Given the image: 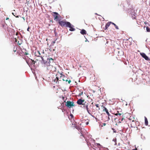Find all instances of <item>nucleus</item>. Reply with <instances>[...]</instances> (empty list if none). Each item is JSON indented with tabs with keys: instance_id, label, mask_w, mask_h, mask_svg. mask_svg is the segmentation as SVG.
<instances>
[{
	"instance_id": "8fccbe9b",
	"label": "nucleus",
	"mask_w": 150,
	"mask_h": 150,
	"mask_svg": "<svg viewBox=\"0 0 150 150\" xmlns=\"http://www.w3.org/2000/svg\"><path fill=\"white\" fill-rule=\"evenodd\" d=\"M133 17L134 18H135V17H134L133 16Z\"/></svg>"
},
{
	"instance_id": "7ed1b4c3",
	"label": "nucleus",
	"mask_w": 150,
	"mask_h": 150,
	"mask_svg": "<svg viewBox=\"0 0 150 150\" xmlns=\"http://www.w3.org/2000/svg\"><path fill=\"white\" fill-rule=\"evenodd\" d=\"M88 103L86 101V102H84V104L83 105V106H81V107L84 109H86L88 112L89 114H91L90 112L91 111L89 109V108L88 107Z\"/></svg>"
},
{
	"instance_id": "f8f14e48",
	"label": "nucleus",
	"mask_w": 150,
	"mask_h": 150,
	"mask_svg": "<svg viewBox=\"0 0 150 150\" xmlns=\"http://www.w3.org/2000/svg\"><path fill=\"white\" fill-rule=\"evenodd\" d=\"M74 26L73 25H72L70 23V25L69 28H70V29H69V30L71 31H73L75 30V29L74 28Z\"/></svg>"
},
{
	"instance_id": "cd10ccee",
	"label": "nucleus",
	"mask_w": 150,
	"mask_h": 150,
	"mask_svg": "<svg viewBox=\"0 0 150 150\" xmlns=\"http://www.w3.org/2000/svg\"><path fill=\"white\" fill-rule=\"evenodd\" d=\"M16 48H15V47L14 48H13V51L14 52H16Z\"/></svg>"
},
{
	"instance_id": "a211bd4d",
	"label": "nucleus",
	"mask_w": 150,
	"mask_h": 150,
	"mask_svg": "<svg viewBox=\"0 0 150 150\" xmlns=\"http://www.w3.org/2000/svg\"><path fill=\"white\" fill-rule=\"evenodd\" d=\"M35 55L37 56L38 57H40V54L39 51H38L37 52L35 53Z\"/></svg>"
},
{
	"instance_id": "423d86ee",
	"label": "nucleus",
	"mask_w": 150,
	"mask_h": 150,
	"mask_svg": "<svg viewBox=\"0 0 150 150\" xmlns=\"http://www.w3.org/2000/svg\"><path fill=\"white\" fill-rule=\"evenodd\" d=\"M66 105L67 107L70 108L72 106H75L74 103L73 102L67 101L66 103Z\"/></svg>"
},
{
	"instance_id": "5701e85b",
	"label": "nucleus",
	"mask_w": 150,
	"mask_h": 150,
	"mask_svg": "<svg viewBox=\"0 0 150 150\" xmlns=\"http://www.w3.org/2000/svg\"><path fill=\"white\" fill-rule=\"evenodd\" d=\"M97 146L100 149V146H101V145H100V144H98V143H97Z\"/></svg>"
},
{
	"instance_id": "9b49d317",
	"label": "nucleus",
	"mask_w": 150,
	"mask_h": 150,
	"mask_svg": "<svg viewBox=\"0 0 150 150\" xmlns=\"http://www.w3.org/2000/svg\"><path fill=\"white\" fill-rule=\"evenodd\" d=\"M45 66L46 67L47 69L48 70H51V69L53 68V66L52 64L45 65Z\"/></svg>"
},
{
	"instance_id": "6e6552de",
	"label": "nucleus",
	"mask_w": 150,
	"mask_h": 150,
	"mask_svg": "<svg viewBox=\"0 0 150 150\" xmlns=\"http://www.w3.org/2000/svg\"><path fill=\"white\" fill-rule=\"evenodd\" d=\"M84 102H86L84 100H82L81 99H79L77 101V103L79 105H83Z\"/></svg>"
},
{
	"instance_id": "4468645a",
	"label": "nucleus",
	"mask_w": 150,
	"mask_h": 150,
	"mask_svg": "<svg viewBox=\"0 0 150 150\" xmlns=\"http://www.w3.org/2000/svg\"><path fill=\"white\" fill-rule=\"evenodd\" d=\"M111 22H108L105 25V30H106L107 29L108 27L110 25V24L111 23Z\"/></svg>"
},
{
	"instance_id": "c9c22d12",
	"label": "nucleus",
	"mask_w": 150,
	"mask_h": 150,
	"mask_svg": "<svg viewBox=\"0 0 150 150\" xmlns=\"http://www.w3.org/2000/svg\"><path fill=\"white\" fill-rule=\"evenodd\" d=\"M2 26L3 27H4L5 26V24H2Z\"/></svg>"
},
{
	"instance_id": "a18cd8bd",
	"label": "nucleus",
	"mask_w": 150,
	"mask_h": 150,
	"mask_svg": "<svg viewBox=\"0 0 150 150\" xmlns=\"http://www.w3.org/2000/svg\"><path fill=\"white\" fill-rule=\"evenodd\" d=\"M18 45H21V44L20 43H19L18 44Z\"/></svg>"
},
{
	"instance_id": "393cba45",
	"label": "nucleus",
	"mask_w": 150,
	"mask_h": 150,
	"mask_svg": "<svg viewBox=\"0 0 150 150\" xmlns=\"http://www.w3.org/2000/svg\"><path fill=\"white\" fill-rule=\"evenodd\" d=\"M12 13L16 17H17V18H18V16H16V15L14 14V12H12Z\"/></svg>"
},
{
	"instance_id": "2eb2a0df",
	"label": "nucleus",
	"mask_w": 150,
	"mask_h": 150,
	"mask_svg": "<svg viewBox=\"0 0 150 150\" xmlns=\"http://www.w3.org/2000/svg\"><path fill=\"white\" fill-rule=\"evenodd\" d=\"M22 52L24 54L27 55L28 54V52L25 49H23L22 50Z\"/></svg>"
},
{
	"instance_id": "b1692460",
	"label": "nucleus",
	"mask_w": 150,
	"mask_h": 150,
	"mask_svg": "<svg viewBox=\"0 0 150 150\" xmlns=\"http://www.w3.org/2000/svg\"><path fill=\"white\" fill-rule=\"evenodd\" d=\"M95 105L96 107L98 108L99 110H100V108L99 107V105L98 104H96Z\"/></svg>"
},
{
	"instance_id": "c85d7f7f",
	"label": "nucleus",
	"mask_w": 150,
	"mask_h": 150,
	"mask_svg": "<svg viewBox=\"0 0 150 150\" xmlns=\"http://www.w3.org/2000/svg\"><path fill=\"white\" fill-rule=\"evenodd\" d=\"M55 43V41H53L52 42V45H54V44Z\"/></svg>"
},
{
	"instance_id": "37998d69",
	"label": "nucleus",
	"mask_w": 150,
	"mask_h": 150,
	"mask_svg": "<svg viewBox=\"0 0 150 150\" xmlns=\"http://www.w3.org/2000/svg\"><path fill=\"white\" fill-rule=\"evenodd\" d=\"M88 41V40H87V39H86V40L85 41H86H86Z\"/></svg>"
},
{
	"instance_id": "c756f323",
	"label": "nucleus",
	"mask_w": 150,
	"mask_h": 150,
	"mask_svg": "<svg viewBox=\"0 0 150 150\" xmlns=\"http://www.w3.org/2000/svg\"><path fill=\"white\" fill-rule=\"evenodd\" d=\"M88 124H89V122H87L86 123V125H88Z\"/></svg>"
},
{
	"instance_id": "0eeeda50",
	"label": "nucleus",
	"mask_w": 150,
	"mask_h": 150,
	"mask_svg": "<svg viewBox=\"0 0 150 150\" xmlns=\"http://www.w3.org/2000/svg\"><path fill=\"white\" fill-rule=\"evenodd\" d=\"M53 16L54 18V20L56 21H57L58 20L59 16H60L56 12H53Z\"/></svg>"
},
{
	"instance_id": "7c9ffc66",
	"label": "nucleus",
	"mask_w": 150,
	"mask_h": 150,
	"mask_svg": "<svg viewBox=\"0 0 150 150\" xmlns=\"http://www.w3.org/2000/svg\"><path fill=\"white\" fill-rule=\"evenodd\" d=\"M68 81V83L69 84L71 82V81L70 80H69Z\"/></svg>"
},
{
	"instance_id": "a19ab883",
	"label": "nucleus",
	"mask_w": 150,
	"mask_h": 150,
	"mask_svg": "<svg viewBox=\"0 0 150 150\" xmlns=\"http://www.w3.org/2000/svg\"><path fill=\"white\" fill-rule=\"evenodd\" d=\"M9 19V18H6V20H8Z\"/></svg>"
},
{
	"instance_id": "4be33fe9",
	"label": "nucleus",
	"mask_w": 150,
	"mask_h": 150,
	"mask_svg": "<svg viewBox=\"0 0 150 150\" xmlns=\"http://www.w3.org/2000/svg\"><path fill=\"white\" fill-rule=\"evenodd\" d=\"M117 113H116L115 115H116V116H117L118 115L119 116H120L121 115V113H119V111H117Z\"/></svg>"
},
{
	"instance_id": "de8ad7c7",
	"label": "nucleus",
	"mask_w": 150,
	"mask_h": 150,
	"mask_svg": "<svg viewBox=\"0 0 150 150\" xmlns=\"http://www.w3.org/2000/svg\"><path fill=\"white\" fill-rule=\"evenodd\" d=\"M95 14L97 15V13H95Z\"/></svg>"
},
{
	"instance_id": "aec40b11",
	"label": "nucleus",
	"mask_w": 150,
	"mask_h": 150,
	"mask_svg": "<svg viewBox=\"0 0 150 150\" xmlns=\"http://www.w3.org/2000/svg\"><path fill=\"white\" fill-rule=\"evenodd\" d=\"M146 28V31L147 32H150V28L148 26H147Z\"/></svg>"
},
{
	"instance_id": "39448f33",
	"label": "nucleus",
	"mask_w": 150,
	"mask_h": 150,
	"mask_svg": "<svg viewBox=\"0 0 150 150\" xmlns=\"http://www.w3.org/2000/svg\"><path fill=\"white\" fill-rule=\"evenodd\" d=\"M26 62L30 67L32 65H34L35 62L34 61V60L30 59H29L27 60H26Z\"/></svg>"
},
{
	"instance_id": "bb28decb",
	"label": "nucleus",
	"mask_w": 150,
	"mask_h": 150,
	"mask_svg": "<svg viewBox=\"0 0 150 150\" xmlns=\"http://www.w3.org/2000/svg\"><path fill=\"white\" fill-rule=\"evenodd\" d=\"M70 116H71V118H74V116H73V115L72 114H70Z\"/></svg>"
},
{
	"instance_id": "ea45409f",
	"label": "nucleus",
	"mask_w": 150,
	"mask_h": 150,
	"mask_svg": "<svg viewBox=\"0 0 150 150\" xmlns=\"http://www.w3.org/2000/svg\"><path fill=\"white\" fill-rule=\"evenodd\" d=\"M103 125L104 126H105L106 125V124L105 123H103Z\"/></svg>"
},
{
	"instance_id": "e433bc0d",
	"label": "nucleus",
	"mask_w": 150,
	"mask_h": 150,
	"mask_svg": "<svg viewBox=\"0 0 150 150\" xmlns=\"http://www.w3.org/2000/svg\"><path fill=\"white\" fill-rule=\"evenodd\" d=\"M123 120H124V118H122L121 120V121H123Z\"/></svg>"
},
{
	"instance_id": "1a4fd4ad",
	"label": "nucleus",
	"mask_w": 150,
	"mask_h": 150,
	"mask_svg": "<svg viewBox=\"0 0 150 150\" xmlns=\"http://www.w3.org/2000/svg\"><path fill=\"white\" fill-rule=\"evenodd\" d=\"M140 54L141 56L144 58L147 61H150V59L144 53H141Z\"/></svg>"
},
{
	"instance_id": "9d476101",
	"label": "nucleus",
	"mask_w": 150,
	"mask_h": 150,
	"mask_svg": "<svg viewBox=\"0 0 150 150\" xmlns=\"http://www.w3.org/2000/svg\"><path fill=\"white\" fill-rule=\"evenodd\" d=\"M59 74L61 75L60 76V78L62 79L63 81H68V78H67L64 75L61 74L60 73Z\"/></svg>"
},
{
	"instance_id": "f3484780",
	"label": "nucleus",
	"mask_w": 150,
	"mask_h": 150,
	"mask_svg": "<svg viewBox=\"0 0 150 150\" xmlns=\"http://www.w3.org/2000/svg\"><path fill=\"white\" fill-rule=\"evenodd\" d=\"M145 124L146 125H148V120L146 117H145Z\"/></svg>"
},
{
	"instance_id": "49530a36",
	"label": "nucleus",
	"mask_w": 150,
	"mask_h": 150,
	"mask_svg": "<svg viewBox=\"0 0 150 150\" xmlns=\"http://www.w3.org/2000/svg\"><path fill=\"white\" fill-rule=\"evenodd\" d=\"M122 6H124V7H125V6L124 5H122Z\"/></svg>"
},
{
	"instance_id": "79ce46f5",
	"label": "nucleus",
	"mask_w": 150,
	"mask_h": 150,
	"mask_svg": "<svg viewBox=\"0 0 150 150\" xmlns=\"http://www.w3.org/2000/svg\"><path fill=\"white\" fill-rule=\"evenodd\" d=\"M18 33H16V35H18Z\"/></svg>"
},
{
	"instance_id": "4c0bfd02",
	"label": "nucleus",
	"mask_w": 150,
	"mask_h": 150,
	"mask_svg": "<svg viewBox=\"0 0 150 150\" xmlns=\"http://www.w3.org/2000/svg\"><path fill=\"white\" fill-rule=\"evenodd\" d=\"M56 79H57V80H59V78L58 77H56Z\"/></svg>"
},
{
	"instance_id": "72a5a7b5",
	"label": "nucleus",
	"mask_w": 150,
	"mask_h": 150,
	"mask_svg": "<svg viewBox=\"0 0 150 150\" xmlns=\"http://www.w3.org/2000/svg\"><path fill=\"white\" fill-rule=\"evenodd\" d=\"M141 138H142V139H144L143 138H145V137H143L142 136V135H141Z\"/></svg>"
},
{
	"instance_id": "09e8293b",
	"label": "nucleus",
	"mask_w": 150,
	"mask_h": 150,
	"mask_svg": "<svg viewBox=\"0 0 150 150\" xmlns=\"http://www.w3.org/2000/svg\"><path fill=\"white\" fill-rule=\"evenodd\" d=\"M119 122L121 123V122L119 121Z\"/></svg>"
},
{
	"instance_id": "f704fd0d",
	"label": "nucleus",
	"mask_w": 150,
	"mask_h": 150,
	"mask_svg": "<svg viewBox=\"0 0 150 150\" xmlns=\"http://www.w3.org/2000/svg\"><path fill=\"white\" fill-rule=\"evenodd\" d=\"M137 149L136 147H135V148L134 149H133L132 150H137Z\"/></svg>"
},
{
	"instance_id": "6ab92c4d",
	"label": "nucleus",
	"mask_w": 150,
	"mask_h": 150,
	"mask_svg": "<svg viewBox=\"0 0 150 150\" xmlns=\"http://www.w3.org/2000/svg\"><path fill=\"white\" fill-rule=\"evenodd\" d=\"M111 23L114 25V26L115 27L116 29H119L118 27L115 23L112 22H111Z\"/></svg>"
},
{
	"instance_id": "473e14b6",
	"label": "nucleus",
	"mask_w": 150,
	"mask_h": 150,
	"mask_svg": "<svg viewBox=\"0 0 150 150\" xmlns=\"http://www.w3.org/2000/svg\"><path fill=\"white\" fill-rule=\"evenodd\" d=\"M30 27H28V28H27V31H29V29H30Z\"/></svg>"
},
{
	"instance_id": "f03ea898",
	"label": "nucleus",
	"mask_w": 150,
	"mask_h": 150,
	"mask_svg": "<svg viewBox=\"0 0 150 150\" xmlns=\"http://www.w3.org/2000/svg\"><path fill=\"white\" fill-rule=\"evenodd\" d=\"M58 23L62 27H69L70 25V23L68 21H59Z\"/></svg>"
},
{
	"instance_id": "c03bdc74",
	"label": "nucleus",
	"mask_w": 150,
	"mask_h": 150,
	"mask_svg": "<svg viewBox=\"0 0 150 150\" xmlns=\"http://www.w3.org/2000/svg\"><path fill=\"white\" fill-rule=\"evenodd\" d=\"M91 105H90L89 106V107L90 108L91 107Z\"/></svg>"
},
{
	"instance_id": "f257e3e1",
	"label": "nucleus",
	"mask_w": 150,
	"mask_h": 150,
	"mask_svg": "<svg viewBox=\"0 0 150 150\" xmlns=\"http://www.w3.org/2000/svg\"><path fill=\"white\" fill-rule=\"evenodd\" d=\"M42 59L41 63L44 64L45 65L52 64V63L54 62V59L52 58H47V61H45L43 57H40Z\"/></svg>"
},
{
	"instance_id": "a878e982",
	"label": "nucleus",
	"mask_w": 150,
	"mask_h": 150,
	"mask_svg": "<svg viewBox=\"0 0 150 150\" xmlns=\"http://www.w3.org/2000/svg\"><path fill=\"white\" fill-rule=\"evenodd\" d=\"M112 129L113 130V132L114 133H116V131L115 130V129L113 128H112Z\"/></svg>"
},
{
	"instance_id": "20e7f679",
	"label": "nucleus",
	"mask_w": 150,
	"mask_h": 150,
	"mask_svg": "<svg viewBox=\"0 0 150 150\" xmlns=\"http://www.w3.org/2000/svg\"><path fill=\"white\" fill-rule=\"evenodd\" d=\"M81 135L80 136V138H82V137H83L84 138H85V140L86 141V142L88 143V142H90V140L91 141H92V139L91 138V137L92 136L91 135H89L88 136V138L90 137V139H89L88 141V138L87 137H86V136L85 135H84L83 133H81ZM94 140L93 139L92 141H94Z\"/></svg>"
},
{
	"instance_id": "dca6fc26",
	"label": "nucleus",
	"mask_w": 150,
	"mask_h": 150,
	"mask_svg": "<svg viewBox=\"0 0 150 150\" xmlns=\"http://www.w3.org/2000/svg\"><path fill=\"white\" fill-rule=\"evenodd\" d=\"M80 33L82 35H84L86 34V31L84 29H82L80 31Z\"/></svg>"
},
{
	"instance_id": "58836bf2",
	"label": "nucleus",
	"mask_w": 150,
	"mask_h": 150,
	"mask_svg": "<svg viewBox=\"0 0 150 150\" xmlns=\"http://www.w3.org/2000/svg\"><path fill=\"white\" fill-rule=\"evenodd\" d=\"M83 92L81 93L80 94H79V95L81 96V95L83 94Z\"/></svg>"
},
{
	"instance_id": "2f4dec72",
	"label": "nucleus",
	"mask_w": 150,
	"mask_h": 150,
	"mask_svg": "<svg viewBox=\"0 0 150 150\" xmlns=\"http://www.w3.org/2000/svg\"><path fill=\"white\" fill-rule=\"evenodd\" d=\"M75 128L79 130V127L76 126H75Z\"/></svg>"
},
{
	"instance_id": "ddd939ff",
	"label": "nucleus",
	"mask_w": 150,
	"mask_h": 150,
	"mask_svg": "<svg viewBox=\"0 0 150 150\" xmlns=\"http://www.w3.org/2000/svg\"><path fill=\"white\" fill-rule=\"evenodd\" d=\"M103 110L104 111H105L106 112V113L107 114L108 116H110V114H109L108 111V109L106 107H103Z\"/></svg>"
},
{
	"instance_id": "412c9836",
	"label": "nucleus",
	"mask_w": 150,
	"mask_h": 150,
	"mask_svg": "<svg viewBox=\"0 0 150 150\" xmlns=\"http://www.w3.org/2000/svg\"><path fill=\"white\" fill-rule=\"evenodd\" d=\"M112 141H113V142H115V143L114 145H117V143H116V139H113L112 140Z\"/></svg>"
}]
</instances>
